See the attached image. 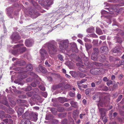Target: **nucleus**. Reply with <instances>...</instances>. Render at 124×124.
Instances as JSON below:
<instances>
[{"label":"nucleus","instance_id":"nucleus-1","mask_svg":"<svg viewBox=\"0 0 124 124\" xmlns=\"http://www.w3.org/2000/svg\"><path fill=\"white\" fill-rule=\"evenodd\" d=\"M23 44H20L15 45L13 48H17V49L13 50L12 51L13 54L14 55H17L25 52L26 50V47L23 46L20 47V46H23Z\"/></svg>","mask_w":124,"mask_h":124},{"label":"nucleus","instance_id":"nucleus-2","mask_svg":"<svg viewBox=\"0 0 124 124\" xmlns=\"http://www.w3.org/2000/svg\"><path fill=\"white\" fill-rule=\"evenodd\" d=\"M22 117L23 119L21 121V124H31L29 120L31 119V116L28 111L26 112Z\"/></svg>","mask_w":124,"mask_h":124},{"label":"nucleus","instance_id":"nucleus-3","mask_svg":"<svg viewBox=\"0 0 124 124\" xmlns=\"http://www.w3.org/2000/svg\"><path fill=\"white\" fill-rule=\"evenodd\" d=\"M59 47L61 50H66L68 47L69 41L68 40L66 39L60 40L58 42Z\"/></svg>","mask_w":124,"mask_h":124},{"label":"nucleus","instance_id":"nucleus-4","mask_svg":"<svg viewBox=\"0 0 124 124\" xmlns=\"http://www.w3.org/2000/svg\"><path fill=\"white\" fill-rule=\"evenodd\" d=\"M11 38L12 40V43H16L17 42L16 41H17L18 40L20 39V37L17 32H15L12 35Z\"/></svg>","mask_w":124,"mask_h":124},{"label":"nucleus","instance_id":"nucleus-5","mask_svg":"<svg viewBox=\"0 0 124 124\" xmlns=\"http://www.w3.org/2000/svg\"><path fill=\"white\" fill-rule=\"evenodd\" d=\"M99 51L98 49L97 48H94L93 51L91 55V58L92 60L94 61L97 60L98 57L97 55Z\"/></svg>","mask_w":124,"mask_h":124},{"label":"nucleus","instance_id":"nucleus-6","mask_svg":"<svg viewBox=\"0 0 124 124\" xmlns=\"http://www.w3.org/2000/svg\"><path fill=\"white\" fill-rule=\"evenodd\" d=\"M88 60V58L85 56L83 58L84 63L86 67L87 68H90L92 67V65L90 63V62H89Z\"/></svg>","mask_w":124,"mask_h":124},{"label":"nucleus","instance_id":"nucleus-7","mask_svg":"<svg viewBox=\"0 0 124 124\" xmlns=\"http://www.w3.org/2000/svg\"><path fill=\"white\" fill-rule=\"evenodd\" d=\"M40 53L41 55V57L42 60L48 57V55L44 49H41L40 50Z\"/></svg>","mask_w":124,"mask_h":124},{"label":"nucleus","instance_id":"nucleus-8","mask_svg":"<svg viewBox=\"0 0 124 124\" xmlns=\"http://www.w3.org/2000/svg\"><path fill=\"white\" fill-rule=\"evenodd\" d=\"M108 110L104 108H101L99 110V111L101 115L100 119H103L105 116L106 112H107Z\"/></svg>","mask_w":124,"mask_h":124},{"label":"nucleus","instance_id":"nucleus-9","mask_svg":"<svg viewBox=\"0 0 124 124\" xmlns=\"http://www.w3.org/2000/svg\"><path fill=\"white\" fill-rule=\"evenodd\" d=\"M0 108L1 109H5V111L6 112L9 114L13 113L14 112V110L11 108L8 107V108L5 109V107H3V105L1 104H0Z\"/></svg>","mask_w":124,"mask_h":124},{"label":"nucleus","instance_id":"nucleus-10","mask_svg":"<svg viewBox=\"0 0 124 124\" xmlns=\"http://www.w3.org/2000/svg\"><path fill=\"white\" fill-rule=\"evenodd\" d=\"M91 73L93 75H97L100 74V72L99 69L97 68L92 69L90 70Z\"/></svg>","mask_w":124,"mask_h":124},{"label":"nucleus","instance_id":"nucleus-11","mask_svg":"<svg viewBox=\"0 0 124 124\" xmlns=\"http://www.w3.org/2000/svg\"><path fill=\"white\" fill-rule=\"evenodd\" d=\"M56 47L52 44H50L48 47L50 54H54L56 51Z\"/></svg>","mask_w":124,"mask_h":124},{"label":"nucleus","instance_id":"nucleus-12","mask_svg":"<svg viewBox=\"0 0 124 124\" xmlns=\"http://www.w3.org/2000/svg\"><path fill=\"white\" fill-rule=\"evenodd\" d=\"M33 43V41L31 39L26 40L25 42V44L26 46L30 47L32 46Z\"/></svg>","mask_w":124,"mask_h":124},{"label":"nucleus","instance_id":"nucleus-13","mask_svg":"<svg viewBox=\"0 0 124 124\" xmlns=\"http://www.w3.org/2000/svg\"><path fill=\"white\" fill-rule=\"evenodd\" d=\"M10 117L9 115L5 114L4 111H0V117L1 119H2L4 117Z\"/></svg>","mask_w":124,"mask_h":124},{"label":"nucleus","instance_id":"nucleus-14","mask_svg":"<svg viewBox=\"0 0 124 124\" xmlns=\"http://www.w3.org/2000/svg\"><path fill=\"white\" fill-rule=\"evenodd\" d=\"M12 11L13 8H8L7 9V13L8 17L10 18L13 17L11 15Z\"/></svg>","mask_w":124,"mask_h":124},{"label":"nucleus","instance_id":"nucleus-15","mask_svg":"<svg viewBox=\"0 0 124 124\" xmlns=\"http://www.w3.org/2000/svg\"><path fill=\"white\" fill-rule=\"evenodd\" d=\"M100 51L102 53L106 52L108 51V48L106 46H103L101 48Z\"/></svg>","mask_w":124,"mask_h":124},{"label":"nucleus","instance_id":"nucleus-16","mask_svg":"<svg viewBox=\"0 0 124 124\" xmlns=\"http://www.w3.org/2000/svg\"><path fill=\"white\" fill-rule=\"evenodd\" d=\"M27 77V75L25 73H22L21 74L19 75L18 76V77L19 78H20L21 79H22L26 78Z\"/></svg>","mask_w":124,"mask_h":124},{"label":"nucleus","instance_id":"nucleus-17","mask_svg":"<svg viewBox=\"0 0 124 124\" xmlns=\"http://www.w3.org/2000/svg\"><path fill=\"white\" fill-rule=\"evenodd\" d=\"M24 109L22 108H19L17 111V113L18 115H21L24 112Z\"/></svg>","mask_w":124,"mask_h":124},{"label":"nucleus","instance_id":"nucleus-18","mask_svg":"<svg viewBox=\"0 0 124 124\" xmlns=\"http://www.w3.org/2000/svg\"><path fill=\"white\" fill-rule=\"evenodd\" d=\"M87 31L88 33L93 32L94 31V28L93 27H90L87 30Z\"/></svg>","mask_w":124,"mask_h":124},{"label":"nucleus","instance_id":"nucleus-19","mask_svg":"<svg viewBox=\"0 0 124 124\" xmlns=\"http://www.w3.org/2000/svg\"><path fill=\"white\" fill-rule=\"evenodd\" d=\"M96 32L97 34L99 35H101L103 34V32L101 30L98 28H96Z\"/></svg>","mask_w":124,"mask_h":124},{"label":"nucleus","instance_id":"nucleus-20","mask_svg":"<svg viewBox=\"0 0 124 124\" xmlns=\"http://www.w3.org/2000/svg\"><path fill=\"white\" fill-rule=\"evenodd\" d=\"M46 1L47 3L46 5L47 7L49 6L53 3V0H46Z\"/></svg>","mask_w":124,"mask_h":124},{"label":"nucleus","instance_id":"nucleus-21","mask_svg":"<svg viewBox=\"0 0 124 124\" xmlns=\"http://www.w3.org/2000/svg\"><path fill=\"white\" fill-rule=\"evenodd\" d=\"M66 99L64 97H60L59 99V101L61 103H63L66 101Z\"/></svg>","mask_w":124,"mask_h":124},{"label":"nucleus","instance_id":"nucleus-22","mask_svg":"<svg viewBox=\"0 0 124 124\" xmlns=\"http://www.w3.org/2000/svg\"><path fill=\"white\" fill-rule=\"evenodd\" d=\"M26 68L28 71L31 70H32L31 65L30 64H28L27 65Z\"/></svg>","mask_w":124,"mask_h":124},{"label":"nucleus","instance_id":"nucleus-23","mask_svg":"<svg viewBox=\"0 0 124 124\" xmlns=\"http://www.w3.org/2000/svg\"><path fill=\"white\" fill-rule=\"evenodd\" d=\"M38 12H36L35 11L33 12V13H32L31 12H30V14L31 15H33V16H35V18H36L39 16V15H38Z\"/></svg>","mask_w":124,"mask_h":124},{"label":"nucleus","instance_id":"nucleus-24","mask_svg":"<svg viewBox=\"0 0 124 124\" xmlns=\"http://www.w3.org/2000/svg\"><path fill=\"white\" fill-rule=\"evenodd\" d=\"M39 68L40 71L42 72H43L45 71V69L41 66H39Z\"/></svg>","mask_w":124,"mask_h":124},{"label":"nucleus","instance_id":"nucleus-25","mask_svg":"<svg viewBox=\"0 0 124 124\" xmlns=\"http://www.w3.org/2000/svg\"><path fill=\"white\" fill-rule=\"evenodd\" d=\"M0 103L7 106H9L7 101H6V99L3 100Z\"/></svg>","mask_w":124,"mask_h":124},{"label":"nucleus","instance_id":"nucleus-26","mask_svg":"<svg viewBox=\"0 0 124 124\" xmlns=\"http://www.w3.org/2000/svg\"><path fill=\"white\" fill-rule=\"evenodd\" d=\"M78 69L80 71L83 72H85L86 71V70L85 68H83L82 67H79Z\"/></svg>","mask_w":124,"mask_h":124},{"label":"nucleus","instance_id":"nucleus-27","mask_svg":"<svg viewBox=\"0 0 124 124\" xmlns=\"http://www.w3.org/2000/svg\"><path fill=\"white\" fill-rule=\"evenodd\" d=\"M85 46L87 50H88L92 47V46L91 44H85Z\"/></svg>","mask_w":124,"mask_h":124},{"label":"nucleus","instance_id":"nucleus-28","mask_svg":"<svg viewBox=\"0 0 124 124\" xmlns=\"http://www.w3.org/2000/svg\"><path fill=\"white\" fill-rule=\"evenodd\" d=\"M34 94V92L32 91H31L27 92L26 94L28 97H30Z\"/></svg>","mask_w":124,"mask_h":124},{"label":"nucleus","instance_id":"nucleus-29","mask_svg":"<svg viewBox=\"0 0 124 124\" xmlns=\"http://www.w3.org/2000/svg\"><path fill=\"white\" fill-rule=\"evenodd\" d=\"M17 102L18 103H26L27 101L25 100H22L20 99H18L17 100Z\"/></svg>","mask_w":124,"mask_h":124},{"label":"nucleus","instance_id":"nucleus-30","mask_svg":"<svg viewBox=\"0 0 124 124\" xmlns=\"http://www.w3.org/2000/svg\"><path fill=\"white\" fill-rule=\"evenodd\" d=\"M37 81L36 82V84L34 82H33L31 84V85L33 87H35L36 86L37 84H38L39 83V82L38 81Z\"/></svg>","mask_w":124,"mask_h":124},{"label":"nucleus","instance_id":"nucleus-31","mask_svg":"<svg viewBox=\"0 0 124 124\" xmlns=\"http://www.w3.org/2000/svg\"><path fill=\"white\" fill-rule=\"evenodd\" d=\"M105 103L104 101H102L101 100H100L99 103V104H98V105H100L102 107L103 106L104 104H105Z\"/></svg>","mask_w":124,"mask_h":124},{"label":"nucleus","instance_id":"nucleus-32","mask_svg":"<svg viewBox=\"0 0 124 124\" xmlns=\"http://www.w3.org/2000/svg\"><path fill=\"white\" fill-rule=\"evenodd\" d=\"M31 87L30 86H28L26 88H25L24 90L25 91H29L31 90Z\"/></svg>","mask_w":124,"mask_h":124},{"label":"nucleus","instance_id":"nucleus-33","mask_svg":"<svg viewBox=\"0 0 124 124\" xmlns=\"http://www.w3.org/2000/svg\"><path fill=\"white\" fill-rule=\"evenodd\" d=\"M39 88L41 90L45 91V88L43 85H40L39 86Z\"/></svg>","mask_w":124,"mask_h":124},{"label":"nucleus","instance_id":"nucleus-34","mask_svg":"<svg viewBox=\"0 0 124 124\" xmlns=\"http://www.w3.org/2000/svg\"><path fill=\"white\" fill-rule=\"evenodd\" d=\"M64 86V84H60L55 86L57 88H59L62 86Z\"/></svg>","mask_w":124,"mask_h":124},{"label":"nucleus","instance_id":"nucleus-35","mask_svg":"<svg viewBox=\"0 0 124 124\" xmlns=\"http://www.w3.org/2000/svg\"><path fill=\"white\" fill-rule=\"evenodd\" d=\"M101 119L102 120L103 123L104 124H105L108 121L107 118L105 116H104V118L103 119Z\"/></svg>","mask_w":124,"mask_h":124},{"label":"nucleus","instance_id":"nucleus-36","mask_svg":"<svg viewBox=\"0 0 124 124\" xmlns=\"http://www.w3.org/2000/svg\"><path fill=\"white\" fill-rule=\"evenodd\" d=\"M86 76V75L84 73H81L80 74L79 76L81 78H83Z\"/></svg>","mask_w":124,"mask_h":124},{"label":"nucleus","instance_id":"nucleus-37","mask_svg":"<svg viewBox=\"0 0 124 124\" xmlns=\"http://www.w3.org/2000/svg\"><path fill=\"white\" fill-rule=\"evenodd\" d=\"M108 81L107 82V85L109 86L110 85H111L112 84V82L111 80H109V81Z\"/></svg>","mask_w":124,"mask_h":124},{"label":"nucleus","instance_id":"nucleus-38","mask_svg":"<svg viewBox=\"0 0 124 124\" xmlns=\"http://www.w3.org/2000/svg\"><path fill=\"white\" fill-rule=\"evenodd\" d=\"M84 39L85 41L86 42H90V40L88 39L86 37H85L84 38Z\"/></svg>","mask_w":124,"mask_h":124},{"label":"nucleus","instance_id":"nucleus-39","mask_svg":"<svg viewBox=\"0 0 124 124\" xmlns=\"http://www.w3.org/2000/svg\"><path fill=\"white\" fill-rule=\"evenodd\" d=\"M58 57L59 59L61 61H62L63 60L62 56L61 55H58Z\"/></svg>","mask_w":124,"mask_h":124},{"label":"nucleus","instance_id":"nucleus-40","mask_svg":"<svg viewBox=\"0 0 124 124\" xmlns=\"http://www.w3.org/2000/svg\"><path fill=\"white\" fill-rule=\"evenodd\" d=\"M109 13V12H107L105 10H102L101 12V13L102 14H108V13Z\"/></svg>","mask_w":124,"mask_h":124},{"label":"nucleus","instance_id":"nucleus-41","mask_svg":"<svg viewBox=\"0 0 124 124\" xmlns=\"http://www.w3.org/2000/svg\"><path fill=\"white\" fill-rule=\"evenodd\" d=\"M69 95L70 96L73 97L74 96L75 93L71 92H70L69 93Z\"/></svg>","mask_w":124,"mask_h":124},{"label":"nucleus","instance_id":"nucleus-42","mask_svg":"<svg viewBox=\"0 0 124 124\" xmlns=\"http://www.w3.org/2000/svg\"><path fill=\"white\" fill-rule=\"evenodd\" d=\"M122 98V95H119L118 98L117 99V102H118L119 101H120L121 99Z\"/></svg>","mask_w":124,"mask_h":124},{"label":"nucleus","instance_id":"nucleus-43","mask_svg":"<svg viewBox=\"0 0 124 124\" xmlns=\"http://www.w3.org/2000/svg\"><path fill=\"white\" fill-rule=\"evenodd\" d=\"M70 87V85L68 84H66L64 86V88L65 89H69Z\"/></svg>","mask_w":124,"mask_h":124},{"label":"nucleus","instance_id":"nucleus-44","mask_svg":"<svg viewBox=\"0 0 124 124\" xmlns=\"http://www.w3.org/2000/svg\"><path fill=\"white\" fill-rule=\"evenodd\" d=\"M31 75L34 77H37V75L35 74L34 73L32 72H31Z\"/></svg>","mask_w":124,"mask_h":124},{"label":"nucleus","instance_id":"nucleus-45","mask_svg":"<svg viewBox=\"0 0 124 124\" xmlns=\"http://www.w3.org/2000/svg\"><path fill=\"white\" fill-rule=\"evenodd\" d=\"M113 51L114 53H118L119 52L118 50L117 49H116V48L113 49Z\"/></svg>","mask_w":124,"mask_h":124},{"label":"nucleus","instance_id":"nucleus-46","mask_svg":"<svg viewBox=\"0 0 124 124\" xmlns=\"http://www.w3.org/2000/svg\"><path fill=\"white\" fill-rule=\"evenodd\" d=\"M7 122H8V124H13V120L11 119H9V121L8 120V121Z\"/></svg>","mask_w":124,"mask_h":124},{"label":"nucleus","instance_id":"nucleus-47","mask_svg":"<svg viewBox=\"0 0 124 124\" xmlns=\"http://www.w3.org/2000/svg\"><path fill=\"white\" fill-rule=\"evenodd\" d=\"M42 95L45 98H46L47 96V93L46 92H45L42 93Z\"/></svg>","mask_w":124,"mask_h":124},{"label":"nucleus","instance_id":"nucleus-48","mask_svg":"<svg viewBox=\"0 0 124 124\" xmlns=\"http://www.w3.org/2000/svg\"><path fill=\"white\" fill-rule=\"evenodd\" d=\"M4 122L0 123V124H7L6 122L8 121V119H4Z\"/></svg>","mask_w":124,"mask_h":124},{"label":"nucleus","instance_id":"nucleus-49","mask_svg":"<svg viewBox=\"0 0 124 124\" xmlns=\"http://www.w3.org/2000/svg\"><path fill=\"white\" fill-rule=\"evenodd\" d=\"M51 116L50 115H46V120H48L50 118V117Z\"/></svg>","mask_w":124,"mask_h":124},{"label":"nucleus","instance_id":"nucleus-50","mask_svg":"<svg viewBox=\"0 0 124 124\" xmlns=\"http://www.w3.org/2000/svg\"><path fill=\"white\" fill-rule=\"evenodd\" d=\"M67 122V120L65 119L63 120L62 122V124H66Z\"/></svg>","mask_w":124,"mask_h":124},{"label":"nucleus","instance_id":"nucleus-51","mask_svg":"<svg viewBox=\"0 0 124 124\" xmlns=\"http://www.w3.org/2000/svg\"><path fill=\"white\" fill-rule=\"evenodd\" d=\"M45 64L47 66L50 67L51 66V65L48 63V62L47 61L45 62Z\"/></svg>","mask_w":124,"mask_h":124},{"label":"nucleus","instance_id":"nucleus-52","mask_svg":"<svg viewBox=\"0 0 124 124\" xmlns=\"http://www.w3.org/2000/svg\"><path fill=\"white\" fill-rule=\"evenodd\" d=\"M77 96L78 99H80L81 97V95L79 93L78 94Z\"/></svg>","mask_w":124,"mask_h":124},{"label":"nucleus","instance_id":"nucleus-53","mask_svg":"<svg viewBox=\"0 0 124 124\" xmlns=\"http://www.w3.org/2000/svg\"><path fill=\"white\" fill-rule=\"evenodd\" d=\"M100 38L102 40H104L106 38L105 36H102L100 37Z\"/></svg>","mask_w":124,"mask_h":124},{"label":"nucleus","instance_id":"nucleus-54","mask_svg":"<svg viewBox=\"0 0 124 124\" xmlns=\"http://www.w3.org/2000/svg\"><path fill=\"white\" fill-rule=\"evenodd\" d=\"M103 80L104 81L106 82L108 81L109 80L106 77H105L103 78Z\"/></svg>","mask_w":124,"mask_h":124},{"label":"nucleus","instance_id":"nucleus-55","mask_svg":"<svg viewBox=\"0 0 124 124\" xmlns=\"http://www.w3.org/2000/svg\"><path fill=\"white\" fill-rule=\"evenodd\" d=\"M77 41L81 45H83V43L82 41L80 39H78L77 40Z\"/></svg>","mask_w":124,"mask_h":124},{"label":"nucleus","instance_id":"nucleus-56","mask_svg":"<svg viewBox=\"0 0 124 124\" xmlns=\"http://www.w3.org/2000/svg\"><path fill=\"white\" fill-rule=\"evenodd\" d=\"M101 80H100L99 81H97L96 82H95L96 85H98L101 83Z\"/></svg>","mask_w":124,"mask_h":124},{"label":"nucleus","instance_id":"nucleus-57","mask_svg":"<svg viewBox=\"0 0 124 124\" xmlns=\"http://www.w3.org/2000/svg\"><path fill=\"white\" fill-rule=\"evenodd\" d=\"M78 37L80 38H81L83 37L82 34H79L78 35Z\"/></svg>","mask_w":124,"mask_h":124},{"label":"nucleus","instance_id":"nucleus-58","mask_svg":"<svg viewBox=\"0 0 124 124\" xmlns=\"http://www.w3.org/2000/svg\"><path fill=\"white\" fill-rule=\"evenodd\" d=\"M19 97L21 98H26V95H20Z\"/></svg>","mask_w":124,"mask_h":124},{"label":"nucleus","instance_id":"nucleus-59","mask_svg":"<svg viewBox=\"0 0 124 124\" xmlns=\"http://www.w3.org/2000/svg\"><path fill=\"white\" fill-rule=\"evenodd\" d=\"M89 91L90 90H89V89H87L85 90V94L87 95L89 94Z\"/></svg>","mask_w":124,"mask_h":124},{"label":"nucleus","instance_id":"nucleus-60","mask_svg":"<svg viewBox=\"0 0 124 124\" xmlns=\"http://www.w3.org/2000/svg\"><path fill=\"white\" fill-rule=\"evenodd\" d=\"M70 104H75L76 105L74 106H73V107H77V102H71L70 103Z\"/></svg>","mask_w":124,"mask_h":124},{"label":"nucleus","instance_id":"nucleus-61","mask_svg":"<svg viewBox=\"0 0 124 124\" xmlns=\"http://www.w3.org/2000/svg\"><path fill=\"white\" fill-rule=\"evenodd\" d=\"M91 36L93 37L96 38L97 37V36L94 34H92L91 35Z\"/></svg>","mask_w":124,"mask_h":124},{"label":"nucleus","instance_id":"nucleus-62","mask_svg":"<svg viewBox=\"0 0 124 124\" xmlns=\"http://www.w3.org/2000/svg\"><path fill=\"white\" fill-rule=\"evenodd\" d=\"M33 115H34L35 117V120H37V115L35 113V114L34 113V114H33Z\"/></svg>","mask_w":124,"mask_h":124},{"label":"nucleus","instance_id":"nucleus-63","mask_svg":"<svg viewBox=\"0 0 124 124\" xmlns=\"http://www.w3.org/2000/svg\"><path fill=\"white\" fill-rule=\"evenodd\" d=\"M115 76L114 75H113L111 76V79L112 80H113L115 79Z\"/></svg>","mask_w":124,"mask_h":124},{"label":"nucleus","instance_id":"nucleus-64","mask_svg":"<svg viewBox=\"0 0 124 124\" xmlns=\"http://www.w3.org/2000/svg\"><path fill=\"white\" fill-rule=\"evenodd\" d=\"M120 65H122L124 64V61H121L120 62Z\"/></svg>","mask_w":124,"mask_h":124}]
</instances>
